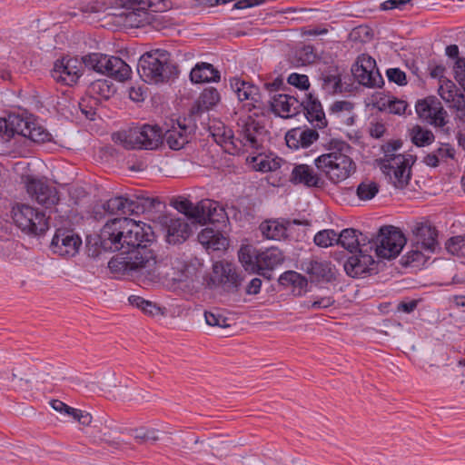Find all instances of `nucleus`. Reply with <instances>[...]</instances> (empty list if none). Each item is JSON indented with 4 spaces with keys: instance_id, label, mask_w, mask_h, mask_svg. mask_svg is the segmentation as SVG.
Segmentation results:
<instances>
[{
    "instance_id": "e2e57ef3",
    "label": "nucleus",
    "mask_w": 465,
    "mask_h": 465,
    "mask_svg": "<svg viewBox=\"0 0 465 465\" xmlns=\"http://www.w3.org/2000/svg\"><path fill=\"white\" fill-rule=\"evenodd\" d=\"M387 77L390 82H393L399 85H405L407 84L405 73L399 68L388 69Z\"/></svg>"
},
{
    "instance_id": "4d7b16f0",
    "label": "nucleus",
    "mask_w": 465,
    "mask_h": 465,
    "mask_svg": "<svg viewBox=\"0 0 465 465\" xmlns=\"http://www.w3.org/2000/svg\"><path fill=\"white\" fill-rule=\"evenodd\" d=\"M288 84L301 89V90H308L310 87L309 78L305 74H300L296 73H292L288 76Z\"/></svg>"
},
{
    "instance_id": "6ab92c4d",
    "label": "nucleus",
    "mask_w": 465,
    "mask_h": 465,
    "mask_svg": "<svg viewBox=\"0 0 465 465\" xmlns=\"http://www.w3.org/2000/svg\"><path fill=\"white\" fill-rule=\"evenodd\" d=\"M302 270L310 275L312 281L331 282L335 279V266L330 261L311 259L304 261Z\"/></svg>"
},
{
    "instance_id": "ea45409f",
    "label": "nucleus",
    "mask_w": 465,
    "mask_h": 465,
    "mask_svg": "<svg viewBox=\"0 0 465 465\" xmlns=\"http://www.w3.org/2000/svg\"><path fill=\"white\" fill-rule=\"evenodd\" d=\"M25 137L37 143L51 142L53 140L51 133L35 120L30 121L29 128L27 129Z\"/></svg>"
},
{
    "instance_id": "9d476101",
    "label": "nucleus",
    "mask_w": 465,
    "mask_h": 465,
    "mask_svg": "<svg viewBox=\"0 0 465 465\" xmlns=\"http://www.w3.org/2000/svg\"><path fill=\"white\" fill-rule=\"evenodd\" d=\"M230 85L243 108L248 112L253 111L254 116L262 114L264 104L257 86L240 78L231 79Z\"/></svg>"
},
{
    "instance_id": "72a5a7b5",
    "label": "nucleus",
    "mask_w": 465,
    "mask_h": 465,
    "mask_svg": "<svg viewBox=\"0 0 465 465\" xmlns=\"http://www.w3.org/2000/svg\"><path fill=\"white\" fill-rule=\"evenodd\" d=\"M131 73V67L120 57H109L108 66H106V72L104 74L123 82L130 77Z\"/></svg>"
},
{
    "instance_id": "a19ab883",
    "label": "nucleus",
    "mask_w": 465,
    "mask_h": 465,
    "mask_svg": "<svg viewBox=\"0 0 465 465\" xmlns=\"http://www.w3.org/2000/svg\"><path fill=\"white\" fill-rule=\"evenodd\" d=\"M123 14L124 25L127 27H143L150 22L148 10H133Z\"/></svg>"
},
{
    "instance_id": "79ce46f5",
    "label": "nucleus",
    "mask_w": 465,
    "mask_h": 465,
    "mask_svg": "<svg viewBox=\"0 0 465 465\" xmlns=\"http://www.w3.org/2000/svg\"><path fill=\"white\" fill-rule=\"evenodd\" d=\"M219 100L220 94L215 88H206L203 91L197 101V111H208L213 106H214L219 102Z\"/></svg>"
},
{
    "instance_id": "6e6d98bb",
    "label": "nucleus",
    "mask_w": 465,
    "mask_h": 465,
    "mask_svg": "<svg viewBox=\"0 0 465 465\" xmlns=\"http://www.w3.org/2000/svg\"><path fill=\"white\" fill-rule=\"evenodd\" d=\"M97 105L95 98H83L79 103V107L82 113L85 115L87 119L94 120V116L95 115V106Z\"/></svg>"
},
{
    "instance_id": "864d4df0",
    "label": "nucleus",
    "mask_w": 465,
    "mask_h": 465,
    "mask_svg": "<svg viewBox=\"0 0 465 465\" xmlns=\"http://www.w3.org/2000/svg\"><path fill=\"white\" fill-rule=\"evenodd\" d=\"M134 437L135 440L142 441H153L155 442L159 440L158 430L155 429H135L134 430Z\"/></svg>"
},
{
    "instance_id": "4be33fe9",
    "label": "nucleus",
    "mask_w": 465,
    "mask_h": 465,
    "mask_svg": "<svg viewBox=\"0 0 465 465\" xmlns=\"http://www.w3.org/2000/svg\"><path fill=\"white\" fill-rule=\"evenodd\" d=\"M290 181L293 184H302L309 188H321L324 185L322 177L308 164L295 165L292 171Z\"/></svg>"
},
{
    "instance_id": "f257e3e1",
    "label": "nucleus",
    "mask_w": 465,
    "mask_h": 465,
    "mask_svg": "<svg viewBox=\"0 0 465 465\" xmlns=\"http://www.w3.org/2000/svg\"><path fill=\"white\" fill-rule=\"evenodd\" d=\"M153 232L150 225L123 217L107 222L99 234L100 245L104 251L121 252L113 257L108 267L113 273L130 275L154 282L163 279L183 282L188 277L189 266L176 259L169 263L157 262L148 245Z\"/></svg>"
},
{
    "instance_id": "39448f33",
    "label": "nucleus",
    "mask_w": 465,
    "mask_h": 465,
    "mask_svg": "<svg viewBox=\"0 0 465 465\" xmlns=\"http://www.w3.org/2000/svg\"><path fill=\"white\" fill-rule=\"evenodd\" d=\"M112 138L126 150H153L162 143L163 132L157 125L143 124L114 133Z\"/></svg>"
},
{
    "instance_id": "aec40b11",
    "label": "nucleus",
    "mask_w": 465,
    "mask_h": 465,
    "mask_svg": "<svg viewBox=\"0 0 465 465\" xmlns=\"http://www.w3.org/2000/svg\"><path fill=\"white\" fill-rule=\"evenodd\" d=\"M302 104L297 97L286 94L274 95L271 101L272 110L283 118L298 114L302 111Z\"/></svg>"
},
{
    "instance_id": "f8f14e48",
    "label": "nucleus",
    "mask_w": 465,
    "mask_h": 465,
    "mask_svg": "<svg viewBox=\"0 0 465 465\" xmlns=\"http://www.w3.org/2000/svg\"><path fill=\"white\" fill-rule=\"evenodd\" d=\"M415 108L419 117L434 127L442 128L448 123V114L441 103L435 97L418 101Z\"/></svg>"
},
{
    "instance_id": "680f3d73",
    "label": "nucleus",
    "mask_w": 465,
    "mask_h": 465,
    "mask_svg": "<svg viewBox=\"0 0 465 465\" xmlns=\"http://www.w3.org/2000/svg\"><path fill=\"white\" fill-rule=\"evenodd\" d=\"M301 128H293L287 132L285 135L286 144L291 149L300 148Z\"/></svg>"
},
{
    "instance_id": "a211bd4d",
    "label": "nucleus",
    "mask_w": 465,
    "mask_h": 465,
    "mask_svg": "<svg viewBox=\"0 0 465 465\" xmlns=\"http://www.w3.org/2000/svg\"><path fill=\"white\" fill-rule=\"evenodd\" d=\"M412 243L418 248H423L427 253L434 252L438 247V232L434 226L428 223H417L413 229Z\"/></svg>"
},
{
    "instance_id": "412c9836",
    "label": "nucleus",
    "mask_w": 465,
    "mask_h": 465,
    "mask_svg": "<svg viewBox=\"0 0 465 465\" xmlns=\"http://www.w3.org/2000/svg\"><path fill=\"white\" fill-rule=\"evenodd\" d=\"M90 436L95 442L104 443L114 450L121 449L123 446L120 430L113 426L112 422L94 425L90 431Z\"/></svg>"
},
{
    "instance_id": "2f4dec72",
    "label": "nucleus",
    "mask_w": 465,
    "mask_h": 465,
    "mask_svg": "<svg viewBox=\"0 0 465 465\" xmlns=\"http://www.w3.org/2000/svg\"><path fill=\"white\" fill-rule=\"evenodd\" d=\"M198 241L206 249L213 251L223 250L228 245V240L219 231L209 227L199 232Z\"/></svg>"
},
{
    "instance_id": "c03bdc74",
    "label": "nucleus",
    "mask_w": 465,
    "mask_h": 465,
    "mask_svg": "<svg viewBox=\"0 0 465 465\" xmlns=\"http://www.w3.org/2000/svg\"><path fill=\"white\" fill-rule=\"evenodd\" d=\"M279 282L282 285H292L293 287L299 288V294H301L308 285L307 279L293 271H287L283 272L279 278Z\"/></svg>"
},
{
    "instance_id": "bb28decb",
    "label": "nucleus",
    "mask_w": 465,
    "mask_h": 465,
    "mask_svg": "<svg viewBox=\"0 0 465 465\" xmlns=\"http://www.w3.org/2000/svg\"><path fill=\"white\" fill-rule=\"evenodd\" d=\"M302 102L303 104L302 111L304 112L308 121L312 123L315 127H325L327 121L320 101L312 94H306V98L302 100Z\"/></svg>"
},
{
    "instance_id": "a18cd8bd",
    "label": "nucleus",
    "mask_w": 465,
    "mask_h": 465,
    "mask_svg": "<svg viewBox=\"0 0 465 465\" xmlns=\"http://www.w3.org/2000/svg\"><path fill=\"white\" fill-rule=\"evenodd\" d=\"M313 242L319 247L327 248L338 243V233L331 229L322 230L315 234Z\"/></svg>"
},
{
    "instance_id": "8fccbe9b",
    "label": "nucleus",
    "mask_w": 465,
    "mask_h": 465,
    "mask_svg": "<svg viewBox=\"0 0 465 465\" xmlns=\"http://www.w3.org/2000/svg\"><path fill=\"white\" fill-rule=\"evenodd\" d=\"M173 206L186 217L195 221L196 209L195 205L184 197H178L173 202Z\"/></svg>"
},
{
    "instance_id": "423d86ee",
    "label": "nucleus",
    "mask_w": 465,
    "mask_h": 465,
    "mask_svg": "<svg viewBox=\"0 0 465 465\" xmlns=\"http://www.w3.org/2000/svg\"><path fill=\"white\" fill-rule=\"evenodd\" d=\"M239 261L246 271L262 276L284 262L283 252L277 247L256 250L252 246H242L238 252Z\"/></svg>"
},
{
    "instance_id": "de8ad7c7",
    "label": "nucleus",
    "mask_w": 465,
    "mask_h": 465,
    "mask_svg": "<svg viewBox=\"0 0 465 465\" xmlns=\"http://www.w3.org/2000/svg\"><path fill=\"white\" fill-rule=\"evenodd\" d=\"M379 192V186L375 182L363 181L357 187V196L361 201L372 199Z\"/></svg>"
},
{
    "instance_id": "bf43d9fd",
    "label": "nucleus",
    "mask_w": 465,
    "mask_h": 465,
    "mask_svg": "<svg viewBox=\"0 0 465 465\" xmlns=\"http://www.w3.org/2000/svg\"><path fill=\"white\" fill-rule=\"evenodd\" d=\"M453 73L456 81L465 91V58H458L453 65Z\"/></svg>"
},
{
    "instance_id": "f704fd0d",
    "label": "nucleus",
    "mask_w": 465,
    "mask_h": 465,
    "mask_svg": "<svg viewBox=\"0 0 465 465\" xmlns=\"http://www.w3.org/2000/svg\"><path fill=\"white\" fill-rule=\"evenodd\" d=\"M322 88L328 94H338L343 92L341 74L337 68L329 69L322 74Z\"/></svg>"
},
{
    "instance_id": "f3484780",
    "label": "nucleus",
    "mask_w": 465,
    "mask_h": 465,
    "mask_svg": "<svg viewBox=\"0 0 465 465\" xmlns=\"http://www.w3.org/2000/svg\"><path fill=\"white\" fill-rule=\"evenodd\" d=\"M238 126L242 139H245L247 143V146L256 150L262 147L265 134L263 125L252 118V116H248L245 119L240 120Z\"/></svg>"
},
{
    "instance_id": "7c9ffc66",
    "label": "nucleus",
    "mask_w": 465,
    "mask_h": 465,
    "mask_svg": "<svg viewBox=\"0 0 465 465\" xmlns=\"http://www.w3.org/2000/svg\"><path fill=\"white\" fill-rule=\"evenodd\" d=\"M366 237L362 233L353 228H347L342 230L338 234V245H341L350 252L359 251L366 245Z\"/></svg>"
},
{
    "instance_id": "0eeeda50",
    "label": "nucleus",
    "mask_w": 465,
    "mask_h": 465,
    "mask_svg": "<svg viewBox=\"0 0 465 465\" xmlns=\"http://www.w3.org/2000/svg\"><path fill=\"white\" fill-rule=\"evenodd\" d=\"M412 163V156L410 154H386L384 159L380 160L379 166L390 183L396 188H403L411 179Z\"/></svg>"
},
{
    "instance_id": "69168bd1",
    "label": "nucleus",
    "mask_w": 465,
    "mask_h": 465,
    "mask_svg": "<svg viewBox=\"0 0 465 465\" xmlns=\"http://www.w3.org/2000/svg\"><path fill=\"white\" fill-rule=\"evenodd\" d=\"M257 163L258 170L261 172H272L280 167L279 163L275 160H267L264 158H254Z\"/></svg>"
},
{
    "instance_id": "9b49d317",
    "label": "nucleus",
    "mask_w": 465,
    "mask_h": 465,
    "mask_svg": "<svg viewBox=\"0 0 465 465\" xmlns=\"http://www.w3.org/2000/svg\"><path fill=\"white\" fill-rule=\"evenodd\" d=\"M351 72L359 84L370 87H380L383 84V79L376 66L375 60L369 54H361Z\"/></svg>"
},
{
    "instance_id": "5701e85b",
    "label": "nucleus",
    "mask_w": 465,
    "mask_h": 465,
    "mask_svg": "<svg viewBox=\"0 0 465 465\" xmlns=\"http://www.w3.org/2000/svg\"><path fill=\"white\" fill-rule=\"evenodd\" d=\"M368 249H359V254L351 255L344 262V271L347 275L356 278L371 270L374 259L367 253Z\"/></svg>"
},
{
    "instance_id": "c9c22d12",
    "label": "nucleus",
    "mask_w": 465,
    "mask_h": 465,
    "mask_svg": "<svg viewBox=\"0 0 465 465\" xmlns=\"http://www.w3.org/2000/svg\"><path fill=\"white\" fill-rule=\"evenodd\" d=\"M331 114L335 115L341 123L350 126L354 124L353 104L349 101H336L330 108Z\"/></svg>"
},
{
    "instance_id": "1a4fd4ad",
    "label": "nucleus",
    "mask_w": 465,
    "mask_h": 465,
    "mask_svg": "<svg viewBox=\"0 0 465 465\" xmlns=\"http://www.w3.org/2000/svg\"><path fill=\"white\" fill-rule=\"evenodd\" d=\"M12 218L15 224L27 234H41L48 229L45 214L27 204L13 207Z\"/></svg>"
},
{
    "instance_id": "cd10ccee",
    "label": "nucleus",
    "mask_w": 465,
    "mask_h": 465,
    "mask_svg": "<svg viewBox=\"0 0 465 465\" xmlns=\"http://www.w3.org/2000/svg\"><path fill=\"white\" fill-rule=\"evenodd\" d=\"M30 121V118H24L18 114H9L6 118H0V133L6 135L7 138L15 134L25 137Z\"/></svg>"
},
{
    "instance_id": "58836bf2",
    "label": "nucleus",
    "mask_w": 465,
    "mask_h": 465,
    "mask_svg": "<svg viewBox=\"0 0 465 465\" xmlns=\"http://www.w3.org/2000/svg\"><path fill=\"white\" fill-rule=\"evenodd\" d=\"M131 305L140 309L143 313L150 316L163 315L165 308H162L156 303L145 300L141 296L131 295L128 299Z\"/></svg>"
},
{
    "instance_id": "c756f323",
    "label": "nucleus",
    "mask_w": 465,
    "mask_h": 465,
    "mask_svg": "<svg viewBox=\"0 0 465 465\" xmlns=\"http://www.w3.org/2000/svg\"><path fill=\"white\" fill-rule=\"evenodd\" d=\"M219 269L221 272L220 282L223 284L224 289L230 292H237L243 279L236 272V269L228 262L214 266L215 272H219Z\"/></svg>"
},
{
    "instance_id": "5fc2aeb1",
    "label": "nucleus",
    "mask_w": 465,
    "mask_h": 465,
    "mask_svg": "<svg viewBox=\"0 0 465 465\" xmlns=\"http://www.w3.org/2000/svg\"><path fill=\"white\" fill-rule=\"evenodd\" d=\"M300 134V148H308L319 138L318 132L309 128H301Z\"/></svg>"
},
{
    "instance_id": "6e6552de",
    "label": "nucleus",
    "mask_w": 465,
    "mask_h": 465,
    "mask_svg": "<svg viewBox=\"0 0 465 465\" xmlns=\"http://www.w3.org/2000/svg\"><path fill=\"white\" fill-rule=\"evenodd\" d=\"M406 243L404 234L392 225L383 226L370 249L375 248L376 254L384 259L397 257Z\"/></svg>"
},
{
    "instance_id": "f03ea898",
    "label": "nucleus",
    "mask_w": 465,
    "mask_h": 465,
    "mask_svg": "<svg viewBox=\"0 0 465 465\" xmlns=\"http://www.w3.org/2000/svg\"><path fill=\"white\" fill-rule=\"evenodd\" d=\"M328 153L314 160L315 166L333 183H338L350 177L356 169L354 162L346 154L349 144L340 139H330L324 143Z\"/></svg>"
},
{
    "instance_id": "37998d69",
    "label": "nucleus",
    "mask_w": 465,
    "mask_h": 465,
    "mask_svg": "<svg viewBox=\"0 0 465 465\" xmlns=\"http://www.w3.org/2000/svg\"><path fill=\"white\" fill-rule=\"evenodd\" d=\"M411 142L417 146H426L430 144L435 136L433 133L420 125H415L411 129Z\"/></svg>"
},
{
    "instance_id": "13d9d810",
    "label": "nucleus",
    "mask_w": 465,
    "mask_h": 465,
    "mask_svg": "<svg viewBox=\"0 0 465 465\" xmlns=\"http://www.w3.org/2000/svg\"><path fill=\"white\" fill-rule=\"evenodd\" d=\"M334 299L331 296L317 297L313 302L305 303V307L309 310L326 309L333 305Z\"/></svg>"
},
{
    "instance_id": "20e7f679",
    "label": "nucleus",
    "mask_w": 465,
    "mask_h": 465,
    "mask_svg": "<svg viewBox=\"0 0 465 465\" xmlns=\"http://www.w3.org/2000/svg\"><path fill=\"white\" fill-rule=\"evenodd\" d=\"M170 57V54L163 49L146 52L138 61V74L148 84L167 82L175 74V66Z\"/></svg>"
},
{
    "instance_id": "ddd939ff",
    "label": "nucleus",
    "mask_w": 465,
    "mask_h": 465,
    "mask_svg": "<svg viewBox=\"0 0 465 465\" xmlns=\"http://www.w3.org/2000/svg\"><path fill=\"white\" fill-rule=\"evenodd\" d=\"M82 74V62L77 57H64L57 60L51 71L54 81L66 85L75 84Z\"/></svg>"
},
{
    "instance_id": "2eb2a0df",
    "label": "nucleus",
    "mask_w": 465,
    "mask_h": 465,
    "mask_svg": "<svg viewBox=\"0 0 465 465\" xmlns=\"http://www.w3.org/2000/svg\"><path fill=\"white\" fill-rule=\"evenodd\" d=\"M82 244L81 238L73 231L57 229L51 242L53 251L61 256H74Z\"/></svg>"
},
{
    "instance_id": "3c124183",
    "label": "nucleus",
    "mask_w": 465,
    "mask_h": 465,
    "mask_svg": "<svg viewBox=\"0 0 465 465\" xmlns=\"http://www.w3.org/2000/svg\"><path fill=\"white\" fill-rule=\"evenodd\" d=\"M205 322L208 325L219 328L230 327L228 319L222 315L220 312H204Z\"/></svg>"
},
{
    "instance_id": "7ed1b4c3",
    "label": "nucleus",
    "mask_w": 465,
    "mask_h": 465,
    "mask_svg": "<svg viewBox=\"0 0 465 465\" xmlns=\"http://www.w3.org/2000/svg\"><path fill=\"white\" fill-rule=\"evenodd\" d=\"M162 204L157 198L146 197L144 195L114 196L109 200L97 203L93 208V217L101 220L105 213L111 215H126L151 213Z\"/></svg>"
},
{
    "instance_id": "09e8293b",
    "label": "nucleus",
    "mask_w": 465,
    "mask_h": 465,
    "mask_svg": "<svg viewBox=\"0 0 465 465\" xmlns=\"http://www.w3.org/2000/svg\"><path fill=\"white\" fill-rule=\"evenodd\" d=\"M125 9L157 11L159 0H121Z\"/></svg>"
},
{
    "instance_id": "774afa93",
    "label": "nucleus",
    "mask_w": 465,
    "mask_h": 465,
    "mask_svg": "<svg viewBox=\"0 0 465 465\" xmlns=\"http://www.w3.org/2000/svg\"><path fill=\"white\" fill-rule=\"evenodd\" d=\"M72 417L74 420L84 426L90 425L93 420V417L89 412L78 409H75Z\"/></svg>"
},
{
    "instance_id": "338daca9",
    "label": "nucleus",
    "mask_w": 465,
    "mask_h": 465,
    "mask_svg": "<svg viewBox=\"0 0 465 465\" xmlns=\"http://www.w3.org/2000/svg\"><path fill=\"white\" fill-rule=\"evenodd\" d=\"M50 405L52 406V408L54 411L60 412V413H64L71 417L73 416L74 411H75L74 408L68 406L67 404H65L64 402H63L62 401H59V400L51 401Z\"/></svg>"
},
{
    "instance_id": "603ef678",
    "label": "nucleus",
    "mask_w": 465,
    "mask_h": 465,
    "mask_svg": "<svg viewBox=\"0 0 465 465\" xmlns=\"http://www.w3.org/2000/svg\"><path fill=\"white\" fill-rule=\"evenodd\" d=\"M425 252V249L418 248L416 244L411 243V249L406 255V264L424 262L428 257Z\"/></svg>"
},
{
    "instance_id": "e433bc0d",
    "label": "nucleus",
    "mask_w": 465,
    "mask_h": 465,
    "mask_svg": "<svg viewBox=\"0 0 465 465\" xmlns=\"http://www.w3.org/2000/svg\"><path fill=\"white\" fill-rule=\"evenodd\" d=\"M223 137V142L232 154L245 153L251 149V147L247 146L245 139H242L240 130L238 131L237 136H235L231 130L224 131Z\"/></svg>"
},
{
    "instance_id": "dca6fc26",
    "label": "nucleus",
    "mask_w": 465,
    "mask_h": 465,
    "mask_svg": "<svg viewBox=\"0 0 465 465\" xmlns=\"http://www.w3.org/2000/svg\"><path fill=\"white\" fill-rule=\"evenodd\" d=\"M438 94L448 104L456 111V119L465 125V96L452 81H444L439 86Z\"/></svg>"
},
{
    "instance_id": "4468645a",
    "label": "nucleus",
    "mask_w": 465,
    "mask_h": 465,
    "mask_svg": "<svg viewBox=\"0 0 465 465\" xmlns=\"http://www.w3.org/2000/svg\"><path fill=\"white\" fill-rule=\"evenodd\" d=\"M25 188L29 196L45 208L49 209L58 204L59 197L57 191L45 182L40 179L28 178Z\"/></svg>"
},
{
    "instance_id": "b1692460",
    "label": "nucleus",
    "mask_w": 465,
    "mask_h": 465,
    "mask_svg": "<svg viewBox=\"0 0 465 465\" xmlns=\"http://www.w3.org/2000/svg\"><path fill=\"white\" fill-rule=\"evenodd\" d=\"M291 224L301 225L303 222L297 219L268 220L261 223L260 230L267 239L280 241L287 237V230Z\"/></svg>"
},
{
    "instance_id": "473e14b6",
    "label": "nucleus",
    "mask_w": 465,
    "mask_h": 465,
    "mask_svg": "<svg viewBox=\"0 0 465 465\" xmlns=\"http://www.w3.org/2000/svg\"><path fill=\"white\" fill-rule=\"evenodd\" d=\"M190 78L193 83L196 84L218 82L220 72L211 64L200 63L192 69Z\"/></svg>"
},
{
    "instance_id": "393cba45",
    "label": "nucleus",
    "mask_w": 465,
    "mask_h": 465,
    "mask_svg": "<svg viewBox=\"0 0 465 465\" xmlns=\"http://www.w3.org/2000/svg\"><path fill=\"white\" fill-rule=\"evenodd\" d=\"M193 132V127L178 121L163 134L167 145L173 150L182 149L188 142Z\"/></svg>"
},
{
    "instance_id": "4c0bfd02",
    "label": "nucleus",
    "mask_w": 465,
    "mask_h": 465,
    "mask_svg": "<svg viewBox=\"0 0 465 465\" xmlns=\"http://www.w3.org/2000/svg\"><path fill=\"white\" fill-rule=\"evenodd\" d=\"M90 98H95L96 103L100 99L108 100L115 93L113 84L107 80H97L92 83L88 88Z\"/></svg>"
},
{
    "instance_id": "0e129e2a",
    "label": "nucleus",
    "mask_w": 465,
    "mask_h": 465,
    "mask_svg": "<svg viewBox=\"0 0 465 465\" xmlns=\"http://www.w3.org/2000/svg\"><path fill=\"white\" fill-rule=\"evenodd\" d=\"M407 107H408V104L403 100L392 99V100H389V102H388V109H389L390 113L394 114L401 115V114H404Z\"/></svg>"
},
{
    "instance_id": "a878e982",
    "label": "nucleus",
    "mask_w": 465,
    "mask_h": 465,
    "mask_svg": "<svg viewBox=\"0 0 465 465\" xmlns=\"http://www.w3.org/2000/svg\"><path fill=\"white\" fill-rule=\"evenodd\" d=\"M196 215L195 221L199 223L219 222L223 216V209L217 202L204 199L195 204Z\"/></svg>"
},
{
    "instance_id": "052dcab7",
    "label": "nucleus",
    "mask_w": 465,
    "mask_h": 465,
    "mask_svg": "<svg viewBox=\"0 0 465 465\" xmlns=\"http://www.w3.org/2000/svg\"><path fill=\"white\" fill-rule=\"evenodd\" d=\"M433 152L440 163L446 162L448 159H453L455 155V149L449 143H442Z\"/></svg>"
},
{
    "instance_id": "49530a36",
    "label": "nucleus",
    "mask_w": 465,
    "mask_h": 465,
    "mask_svg": "<svg viewBox=\"0 0 465 465\" xmlns=\"http://www.w3.org/2000/svg\"><path fill=\"white\" fill-rule=\"evenodd\" d=\"M445 248L452 255L465 257V234L450 238L445 243Z\"/></svg>"
},
{
    "instance_id": "c85d7f7f",
    "label": "nucleus",
    "mask_w": 465,
    "mask_h": 465,
    "mask_svg": "<svg viewBox=\"0 0 465 465\" xmlns=\"http://www.w3.org/2000/svg\"><path fill=\"white\" fill-rule=\"evenodd\" d=\"M190 235V226L185 218H170L166 222V241L170 244L183 242Z\"/></svg>"
}]
</instances>
